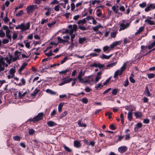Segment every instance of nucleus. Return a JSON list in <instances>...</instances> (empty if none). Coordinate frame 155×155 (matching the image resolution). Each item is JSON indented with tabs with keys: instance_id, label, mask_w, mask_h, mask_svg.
I'll use <instances>...</instances> for the list:
<instances>
[{
	"instance_id": "nucleus-1",
	"label": "nucleus",
	"mask_w": 155,
	"mask_h": 155,
	"mask_svg": "<svg viewBox=\"0 0 155 155\" xmlns=\"http://www.w3.org/2000/svg\"><path fill=\"white\" fill-rule=\"evenodd\" d=\"M44 116V114L43 112L40 113H38L36 116L34 117L33 118H30L28 119L27 121H32L34 123H35L42 120Z\"/></svg>"
},
{
	"instance_id": "nucleus-2",
	"label": "nucleus",
	"mask_w": 155,
	"mask_h": 155,
	"mask_svg": "<svg viewBox=\"0 0 155 155\" xmlns=\"http://www.w3.org/2000/svg\"><path fill=\"white\" fill-rule=\"evenodd\" d=\"M125 20H123V22L120 23V29L119 30V31L127 29L129 27L130 23L127 22L125 24Z\"/></svg>"
},
{
	"instance_id": "nucleus-3",
	"label": "nucleus",
	"mask_w": 155,
	"mask_h": 155,
	"mask_svg": "<svg viewBox=\"0 0 155 155\" xmlns=\"http://www.w3.org/2000/svg\"><path fill=\"white\" fill-rule=\"evenodd\" d=\"M57 38L58 43H61L63 44L69 42L68 40L70 39V37L68 36H65L63 37L64 39H66L65 40L61 39L60 36H58Z\"/></svg>"
},
{
	"instance_id": "nucleus-4",
	"label": "nucleus",
	"mask_w": 155,
	"mask_h": 155,
	"mask_svg": "<svg viewBox=\"0 0 155 155\" xmlns=\"http://www.w3.org/2000/svg\"><path fill=\"white\" fill-rule=\"evenodd\" d=\"M30 27V24L29 22L27 23L26 25L22 23L20 25V29L21 30V31H24L28 29Z\"/></svg>"
},
{
	"instance_id": "nucleus-5",
	"label": "nucleus",
	"mask_w": 155,
	"mask_h": 155,
	"mask_svg": "<svg viewBox=\"0 0 155 155\" xmlns=\"http://www.w3.org/2000/svg\"><path fill=\"white\" fill-rule=\"evenodd\" d=\"M4 58L0 55V71H2L5 70V62Z\"/></svg>"
},
{
	"instance_id": "nucleus-6",
	"label": "nucleus",
	"mask_w": 155,
	"mask_h": 155,
	"mask_svg": "<svg viewBox=\"0 0 155 155\" xmlns=\"http://www.w3.org/2000/svg\"><path fill=\"white\" fill-rule=\"evenodd\" d=\"M127 146H123L118 147V150L120 153H123L127 151Z\"/></svg>"
},
{
	"instance_id": "nucleus-7",
	"label": "nucleus",
	"mask_w": 155,
	"mask_h": 155,
	"mask_svg": "<svg viewBox=\"0 0 155 155\" xmlns=\"http://www.w3.org/2000/svg\"><path fill=\"white\" fill-rule=\"evenodd\" d=\"M8 57H6L5 59L6 62L9 64L12 61H13V56L9 53H8Z\"/></svg>"
},
{
	"instance_id": "nucleus-8",
	"label": "nucleus",
	"mask_w": 155,
	"mask_h": 155,
	"mask_svg": "<svg viewBox=\"0 0 155 155\" xmlns=\"http://www.w3.org/2000/svg\"><path fill=\"white\" fill-rule=\"evenodd\" d=\"M36 6V5H34L27 6L26 8L27 13H29L33 12Z\"/></svg>"
},
{
	"instance_id": "nucleus-9",
	"label": "nucleus",
	"mask_w": 155,
	"mask_h": 155,
	"mask_svg": "<svg viewBox=\"0 0 155 155\" xmlns=\"http://www.w3.org/2000/svg\"><path fill=\"white\" fill-rule=\"evenodd\" d=\"M142 126V124L140 122H138L136 124L134 128V131L135 132H138L139 129L141 128Z\"/></svg>"
},
{
	"instance_id": "nucleus-10",
	"label": "nucleus",
	"mask_w": 155,
	"mask_h": 155,
	"mask_svg": "<svg viewBox=\"0 0 155 155\" xmlns=\"http://www.w3.org/2000/svg\"><path fill=\"white\" fill-rule=\"evenodd\" d=\"M144 22L147 24L149 25H155V22L149 19H146L145 20Z\"/></svg>"
},
{
	"instance_id": "nucleus-11",
	"label": "nucleus",
	"mask_w": 155,
	"mask_h": 155,
	"mask_svg": "<svg viewBox=\"0 0 155 155\" xmlns=\"http://www.w3.org/2000/svg\"><path fill=\"white\" fill-rule=\"evenodd\" d=\"M134 116L137 118H140L142 116V114L140 111H137L134 112Z\"/></svg>"
},
{
	"instance_id": "nucleus-12",
	"label": "nucleus",
	"mask_w": 155,
	"mask_h": 155,
	"mask_svg": "<svg viewBox=\"0 0 155 155\" xmlns=\"http://www.w3.org/2000/svg\"><path fill=\"white\" fill-rule=\"evenodd\" d=\"M19 52L18 51H16L15 52L14 57H13V62L16 61L19 58L18 54Z\"/></svg>"
},
{
	"instance_id": "nucleus-13",
	"label": "nucleus",
	"mask_w": 155,
	"mask_h": 155,
	"mask_svg": "<svg viewBox=\"0 0 155 155\" xmlns=\"http://www.w3.org/2000/svg\"><path fill=\"white\" fill-rule=\"evenodd\" d=\"M102 74L101 71L98 72L97 74V76L96 77L95 80V83H97L99 81L100 79L101 78V75Z\"/></svg>"
},
{
	"instance_id": "nucleus-14",
	"label": "nucleus",
	"mask_w": 155,
	"mask_h": 155,
	"mask_svg": "<svg viewBox=\"0 0 155 155\" xmlns=\"http://www.w3.org/2000/svg\"><path fill=\"white\" fill-rule=\"evenodd\" d=\"M71 70V69L69 68H67L65 70H63L59 72V74H61L62 75L64 74L66 75L67 72H70Z\"/></svg>"
},
{
	"instance_id": "nucleus-15",
	"label": "nucleus",
	"mask_w": 155,
	"mask_h": 155,
	"mask_svg": "<svg viewBox=\"0 0 155 155\" xmlns=\"http://www.w3.org/2000/svg\"><path fill=\"white\" fill-rule=\"evenodd\" d=\"M82 120V118L79 120L78 121V124L79 127L85 128L87 127V125L84 123H81Z\"/></svg>"
},
{
	"instance_id": "nucleus-16",
	"label": "nucleus",
	"mask_w": 155,
	"mask_h": 155,
	"mask_svg": "<svg viewBox=\"0 0 155 155\" xmlns=\"http://www.w3.org/2000/svg\"><path fill=\"white\" fill-rule=\"evenodd\" d=\"M122 73V70H118L114 74V78H116L119 75H121Z\"/></svg>"
},
{
	"instance_id": "nucleus-17",
	"label": "nucleus",
	"mask_w": 155,
	"mask_h": 155,
	"mask_svg": "<svg viewBox=\"0 0 155 155\" xmlns=\"http://www.w3.org/2000/svg\"><path fill=\"white\" fill-rule=\"evenodd\" d=\"M113 55L112 54H111L107 56L106 55L103 54L101 56H100V58H101L102 59H109Z\"/></svg>"
},
{
	"instance_id": "nucleus-18",
	"label": "nucleus",
	"mask_w": 155,
	"mask_h": 155,
	"mask_svg": "<svg viewBox=\"0 0 155 155\" xmlns=\"http://www.w3.org/2000/svg\"><path fill=\"white\" fill-rule=\"evenodd\" d=\"M144 93L146 96L147 97H150L151 96L148 88L147 86H146L145 87V90Z\"/></svg>"
},
{
	"instance_id": "nucleus-19",
	"label": "nucleus",
	"mask_w": 155,
	"mask_h": 155,
	"mask_svg": "<svg viewBox=\"0 0 155 155\" xmlns=\"http://www.w3.org/2000/svg\"><path fill=\"white\" fill-rule=\"evenodd\" d=\"M40 91V90L38 89L37 88H35L34 91L31 94V96L32 97H35L37 94Z\"/></svg>"
},
{
	"instance_id": "nucleus-20",
	"label": "nucleus",
	"mask_w": 155,
	"mask_h": 155,
	"mask_svg": "<svg viewBox=\"0 0 155 155\" xmlns=\"http://www.w3.org/2000/svg\"><path fill=\"white\" fill-rule=\"evenodd\" d=\"M78 27L76 24L73 25V27L71 30H70V33L71 34H72L74 31H76L77 30Z\"/></svg>"
},
{
	"instance_id": "nucleus-21",
	"label": "nucleus",
	"mask_w": 155,
	"mask_h": 155,
	"mask_svg": "<svg viewBox=\"0 0 155 155\" xmlns=\"http://www.w3.org/2000/svg\"><path fill=\"white\" fill-rule=\"evenodd\" d=\"M74 146L77 148H79L81 146L80 142L78 140H74Z\"/></svg>"
},
{
	"instance_id": "nucleus-22",
	"label": "nucleus",
	"mask_w": 155,
	"mask_h": 155,
	"mask_svg": "<svg viewBox=\"0 0 155 155\" xmlns=\"http://www.w3.org/2000/svg\"><path fill=\"white\" fill-rule=\"evenodd\" d=\"M28 65V63L26 62H24L23 63L20 67V74L21 71L24 69Z\"/></svg>"
},
{
	"instance_id": "nucleus-23",
	"label": "nucleus",
	"mask_w": 155,
	"mask_h": 155,
	"mask_svg": "<svg viewBox=\"0 0 155 155\" xmlns=\"http://www.w3.org/2000/svg\"><path fill=\"white\" fill-rule=\"evenodd\" d=\"M152 4H150L148 5L145 8L144 11L146 12H148L150 11L152 9Z\"/></svg>"
},
{
	"instance_id": "nucleus-24",
	"label": "nucleus",
	"mask_w": 155,
	"mask_h": 155,
	"mask_svg": "<svg viewBox=\"0 0 155 155\" xmlns=\"http://www.w3.org/2000/svg\"><path fill=\"white\" fill-rule=\"evenodd\" d=\"M86 20L85 18H84L82 20H80L77 22V24L79 25H83L86 23Z\"/></svg>"
},
{
	"instance_id": "nucleus-25",
	"label": "nucleus",
	"mask_w": 155,
	"mask_h": 155,
	"mask_svg": "<svg viewBox=\"0 0 155 155\" xmlns=\"http://www.w3.org/2000/svg\"><path fill=\"white\" fill-rule=\"evenodd\" d=\"M103 49L104 51L106 53L110 52L111 50L110 48L107 46L104 47Z\"/></svg>"
},
{
	"instance_id": "nucleus-26",
	"label": "nucleus",
	"mask_w": 155,
	"mask_h": 155,
	"mask_svg": "<svg viewBox=\"0 0 155 155\" xmlns=\"http://www.w3.org/2000/svg\"><path fill=\"white\" fill-rule=\"evenodd\" d=\"M47 124L48 126L52 127L53 126H56L57 124L52 121H49L47 122Z\"/></svg>"
},
{
	"instance_id": "nucleus-27",
	"label": "nucleus",
	"mask_w": 155,
	"mask_h": 155,
	"mask_svg": "<svg viewBox=\"0 0 155 155\" xmlns=\"http://www.w3.org/2000/svg\"><path fill=\"white\" fill-rule=\"evenodd\" d=\"M10 74H11V77H14V74L15 72V69L14 68H12L9 71Z\"/></svg>"
},
{
	"instance_id": "nucleus-28",
	"label": "nucleus",
	"mask_w": 155,
	"mask_h": 155,
	"mask_svg": "<svg viewBox=\"0 0 155 155\" xmlns=\"http://www.w3.org/2000/svg\"><path fill=\"white\" fill-rule=\"evenodd\" d=\"M144 27H141L139 29L137 30V31L135 33V35H137L138 34H139L141 32H142L144 30Z\"/></svg>"
},
{
	"instance_id": "nucleus-29",
	"label": "nucleus",
	"mask_w": 155,
	"mask_h": 155,
	"mask_svg": "<svg viewBox=\"0 0 155 155\" xmlns=\"http://www.w3.org/2000/svg\"><path fill=\"white\" fill-rule=\"evenodd\" d=\"M102 28V26L101 25L99 24L98 26L94 27L93 29L94 31H97L99 30V28Z\"/></svg>"
},
{
	"instance_id": "nucleus-30",
	"label": "nucleus",
	"mask_w": 155,
	"mask_h": 155,
	"mask_svg": "<svg viewBox=\"0 0 155 155\" xmlns=\"http://www.w3.org/2000/svg\"><path fill=\"white\" fill-rule=\"evenodd\" d=\"M64 103H61L59 104L58 106V111L59 112H61L62 110V108L63 106Z\"/></svg>"
},
{
	"instance_id": "nucleus-31",
	"label": "nucleus",
	"mask_w": 155,
	"mask_h": 155,
	"mask_svg": "<svg viewBox=\"0 0 155 155\" xmlns=\"http://www.w3.org/2000/svg\"><path fill=\"white\" fill-rule=\"evenodd\" d=\"M155 46V40L151 44L149 45L148 46V48L149 49H150L153 48Z\"/></svg>"
},
{
	"instance_id": "nucleus-32",
	"label": "nucleus",
	"mask_w": 155,
	"mask_h": 155,
	"mask_svg": "<svg viewBox=\"0 0 155 155\" xmlns=\"http://www.w3.org/2000/svg\"><path fill=\"white\" fill-rule=\"evenodd\" d=\"M3 28L4 30H6V34H10V31L9 30L8 28V26L6 25H4L3 26Z\"/></svg>"
},
{
	"instance_id": "nucleus-33",
	"label": "nucleus",
	"mask_w": 155,
	"mask_h": 155,
	"mask_svg": "<svg viewBox=\"0 0 155 155\" xmlns=\"http://www.w3.org/2000/svg\"><path fill=\"white\" fill-rule=\"evenodd\" d=\"M132 112H129L128 113L127 118L129 120L131 121L132 119Z\"/></svg>"
},
{
	"instance_id": "nucleus-34",
	"label": "nucleus",
	"mask_w": 155,
	"mask_h": 155,
	"mask_svg": "<svg viewBox=\"0 0 155 155\" xmlns=\"http://www.w3.org/2000/svg\"><path fill=\"white\" fill-rule=\"evenodd\" d=\"M116 137H118V139L116 141V143H117L118 142L120 141L121 140L123 139L124 136H120V135H116L115 136Z\"/></svg>"
},
{
	"instance_id": "nucleus-35",
	"label": "nucleus",
	"mask_w": 155,
	"mask_h": 155,
	"mask_svg": "<svg viewBox=\"0 0 155 155\" xmlns=\"http://www.w3.org/2000/svg\"><path fill=\"white\" fill-rule=\"evenodd\" d=\"M85 71L83 72V70H81L79 72L78 77H81L83 76L84 75Z\"/></svg>"
},
{
	"instance_id": "nucleus-36",
	"label": "nucleus",
	"mask_w": 155,
	"mask_h": 155,
	"mask_svg": "<svg viewBox=\"0 0 155 155\" xmlns=\"http://www.w3.org/2000/svg\"><path fill=\"white\" fill-rule=\"evenodd\" d=\"M102 10L100 9H97L96 10L97 15L98 17H100L102 15Z\"/></svg>"
},
{
	"instance_id": "nucleus-37",
	"label": "nucleus",
	"mask_w": 155,
	"mask_h": 155,
	"mask_svg": "<svg viewBox=\"0 0 155 155\" xmlns=\"http://www.w3.org/2000/svg\"><path fill=\"white\" fill-rule=\"evenodd\" d=\"M86 38L85 37L84 38H80L78 40V42L79 43L82 44L84 41L86 40Z\"/></svg>"
},
{
	"instance_id": "nucleus-38",
	"label": "nucleus",
	"mask_w": 155,
	"mask_h": 155,
	"mask_svg": "<svg viewBox=\"0 0 155 155\" xmlns=\"http://www.w3.org/2000/svg\"><path fill=\"white\" fill-rule=\"evenodd\" d=\"M118 92V89L117 88H114L113 89L112 92V94L113 95H115L117 94Z\"/></svg>"
},
{
	"instance_id": "nucleus-39",
	"label": "nucleus",
	"mask_w": 155,
	"mask_h": 155,
	"mask_svg": "<svg viewBox=\"0 0 155 155\" xmlns=\"http://www.w3.org/2000/svg\"><path fill=\"white\" fill-rule=\"evenodd\" d=\"M147 75L148 77V78L149 79H151L153 78L155 76V74L153 73L147 74Z\"/></svg>"
},
{
	"instance_id": "nucleus-40",
	"label": "nucleus",
	"mask_w": 155,
	"mask_h": 155,
	"mask_svg": "<svg viewBox=\"0 0 155 155\" xmlns=\"http://www.w3.org/2000/svg\"><path fill=\"white\" fill-rule=\"evenodd\" d=\"M46 92L50 94H56V93L53 91L49 89H47L46 90Z\"/></svg>"
},
{
	"instance_id": "nucleus-41",
	"label": "nucleus",
	"mask_w": 155,
	"mask_h": 155,
	"mask_svg": "<svg viewBox=\"0 0 155 155\" xmlns=\"http://www.w3.org/2000/svg\"><path fill=\"white\" fill-rule=\"evenodd\" d=\"M63 147L65 150L68 152H70L72 151L68 147L66 146L65 145H63Z\"/></svg>"
},
{
	"instance_id": "nucleus-42",
	"label": "nucleus",
	"mask_w": 155,
	"mask_h": 155,
	"mask_svg": "<svg viewBox=\"0 0 155 155\" xmlns=\"http://www.w3.org/2000/svg\"><path fill=\"white\" fill-rule=\"evenodd\" d=\"M112 114V112H110L109 111L107 112L106 113L105 115L106 116H108V118L109 119H110L112 117L111 115Z\"/></svg>"
},
{
	"instance_id": "nucleus-43",
	"label": "nucleus",
	"mask_w": 155,
	"mask_h": 155,
	"mask_svg": "<svg viewBox=\"0 0 155 155\" xmlns=\"http://www.w3.org/2000/svg\"><path fill=\"white\" fill-rule=\"evenodd\" d=\"M72 80H73V79L72 78H70L68 80H62V81H63V82L64 83V84H67V83H70Z\"/></svg>"
},
{
	"instance_id": "nucleus-44",
	"label": "nucleus",
	"mask_w": 155,
	"mask_h": 155,
	"mask_svg": "<svg viewBox=\"0 0 155 155\" xmlns=\"http://www.w3.org/2000/svg\"><path fill=\"white\" fill-rule=\"evenodd\" d=\"M117 61H116L115 62H113V63H111L110 64H108L106 66L107 67H113V66H115L117 63Z\"/></svg>"
},
{
	"instance_id": "nucleus-45",
	"label": "nucleus",
	"mask_w": 155,
	"mask_h": 155,
	"mask_svg": "<svg viewBox=\"0 0 155 155\" xmlns=\"http://www.w3.org/2000/svg\"><path fill=\"white\" fill-rule=\"evenodd\" d=\"M35 132V130L33 129H31L29 130L28 134L30 135H33Z\"/></svg>"
},
{
	"instance_id": "nucleus-46",
	"label": "nucleus",
	"mask_w": 155,
	"mask_h": 155,
	"mask_svg": "<svg viewBox=\"0 0 155 155\" xmlns=\"http://www.w3.org/2000/svg\"><path fill=\"white\" fill-rule=\"evenodd\" d=\"M26 83L25 80L24 78H22L21 80L20 85H25Z\"/></svg>"
},
{
	"instance_id": "nucleus-47",
	"label": "nucleus",
	"mask_w": 155,
	"mask_h": 155,
	"mask_svg": "<svg viewBox=\"0 0 155 155\" xmlns=\"http://www.w3.org/2000/svg\"><path fill=\"white\" fill-rule=\"evenodd\" d=\"M147 5L146 2H144L139 4V6L141 8H144Z\"/></svg>"
},
{
	"instance_id": "nucleus-48",
	"label": "nucleus",
	"mask_w": 155,
	"mask_h": 155,
	"mask_svg": "<svg viewBox=\"0 0 155 155\" xmlns=\"http://www.w3.org/2000/svg\"><path fill=\"white\" fill-rule=\"evenodd\" d=\"M78 28L82 31H85L87 29V28L81 25L78 26Z\"/></svg>"
},
{
	"instance_id": "nucleus-49",
	"label": "nucleus",
	"mask_w": 155,
	"mask_h": 155,
	"mask_svg": "<svg viewBox=\"0 0 155 155\" xmlns=\"http://www.w3.org/2000/svg\"><path fill=\"white\" fill-rule=\"evenodd\" d=\"M81 101L83 103L86 104L88 103V100L87 98L84 97L82 99Z\"/></svg>"
},
{
	"instance_id": "nucleus-50",
	"label": "nucleus",
	"mask_w": 155,
	"mask_h": 155,
	"mask_svg": "<svg viewBox=\"0 0 155 155\" xmlns=\"http://www.w3.org/2000/svg\"><path fill=\"white\" fill-rule=\"evenodd\" d=\"M112 9L113 10L115 14H117V13L118 10L116 8V7L115 6H113L112 7Z\"/></svg>"
},
{
	"instance_id": "nucleus-51",
	"label": "nucleus",
	"mask_w": 155,
	"mask_h": 155,
	"mask_svg": "<svg viewBox=\"0 0 155 155\" xmlns=\"http://www.w3.org/2000/svg\"><path fill=\"white\" fill-rule=\"evenodd\" d=\"M111 79V77H110L108 79L106 80V81L103 83V85H106L107 84L109 83V82Z\"/></svg>"
},
{
	"instance_id": "nucleus-52",
	"label": "nucleus",
	"mask_w": 155,
	"mask_h": 155,
	"mask_svg": "<svg viewBox=\"0 0 155 155\" xmlns=\"http://www.w3.org/2000/svg\"><path fill=\"white\" fill-rule=\"evenodd\" d=\"M68 114L67 111H64L61 115H60V118H62L63 117H65Z\"/></svg>"
},
{
	"instance_id": "nucleus-53",
	"label": "nucleus",
	"mask_w": 155,
	"mask_h": 155,
	"mask_svg": "<svg viewBox=\"0 0 155 155\" xmlns=\"http://www.w3.org/2000/svg\"><path fill=\"white\" fill-rule=\"evenodd\" d=\"M117 34V32H113L110 34V37L112 38H115L116 37Z\"/></svg>"
},
{
	"instance_id": "nucleus-54",
	"label": "nucleus",
	"mask_w": 155,
	"mask_h": 155,
	"mask_svg": "<svg viewBox=\"0 0 155 155\" xmlns=\"http://www.w3.org/2000/svg\"><path fill=\"white\" fill-rule=\"evenodd\" d=\"M45 54L48 57H50L52 55H54L52 53L51 50H50V51L48 53H45Z\"/></svg>"
},
{
	"instance_id": "nucleus-55",
	"label": "nucleus",
	"mask_w": 155,
	"mask_h": 155,
	"mask_svg": "<svg viewBox=\"0 0 155 155\" xmlns=\"http://www.w3.org/2000/svg\"><path fill=\"white\" fill-rule=\"evenodd\" d=\"M5 35V33L2 30H0V37L3 38Z\"/></svg>"
},
{
	"instance_id": "nucleus-56",
	"label": "nucleus",
	"mask_w": 155,
	"mask_h": 155,
	"mask_svg": "<svg viewBox=\"0 0 155 155\" xmlns=\"http://www.w3.org/2000/svg\"><path fill=\"white\" fill-rule=\"evenodd\" d=\"M56 21H54L51 23H48L47 25L48 27L50 28L53 25H55L56 23Z\"/></svg>"
},
{
	"instance_id": "nucleus-57",
	"label": "nucleus",
	"mask_w": 155,
	"mask_h": 155,
	"mask_svg": "<svg viewBox=\"0 0 155 155\" xmlns=\"http://www.w3.org/2000/svg\"><path fill=\"white\" fill-rule=\"evenodd\" d=\"M109 128L111 130H115L116 129V128L115 127L114 125L113 124H110L109 126Z\"/></svg>"
},
{
	"instance_id": "nucleus-58",
	"label": "nucleus",
	"mask_w": 155,
	"mask_h": 155,
	"mask_svg": "<svg viewBox=\"0 0 155 155\" xmlns=\"http://www.w3.org/2000/svg\"><path fill=\"white\" fill-rule=\"evenodd\" d=\"M124 85L125 87H127L129 84V81L128 79H127L124 82Z\"/></svg>"
},
{
	"instance_id": "nucleus-59",
	"label": "nucleus",
	"mask_w": 155,
	"mask_h": 155,
	"mask_svg": "<svg viewBox=\"0 0 155 155\" xmlns=\"http://www.w3.org/2000/svg\"><path fill=\"white\" fill-rule=\"evenodd\" d=\"M77 79L78 80L79 82L83 83L84 79L82 78V77H77Z\"/></svg>"
},
{
	"instance_id": "nucleus-60",
	"label": "nucleus",
	"mask_w": 155,
	"mask_h": 155,
	"mask_svg": "<svg viewBox=\"0 0 155 155\" xmlns=\"http://www.w3.org/2000/svg\"><path fill=\"white\" fill-rule=\"evenodd\" d=\"M99 54L97 53H92L90 54L89 55L91 56L90 58H91L97 56Z\"/></svg>"
},
{
	"instance_id": "nucleus-61",
	"label": "nucleus",
	"mask_w": 155,
	"mask_h": 155,
	"mask_svg": "<svg viewBox=\"0 0 155 155\" xmlns=\"http://www.w3.org/2000/svg\"><path fill=\"white\" fill-rule=\"evenodd\" d=\"M129 80L132 83H134L135 82V80L132 77H129Z\"/></svg>"
},
{
	"instance_id": "nucleus-62",
	"label": "nucleus",
	"mask_w": 155,
	"mask_h": 155,
	"mask_svg": "<svg viewBox=\"0 0 155 155\" xmlns=\"http://www.w3.org/2000/svg\"><path fill=\"white\" fill-rule=\"evenodd\" d=\"M68 59V57L67 56L65 57L64 59L62 60L61 62V64H62L64 63Z\"/></svg>"
},
{
	"instance_id": "nucleus-63",
	"label": "nucleus",
	"mask_w": 155,
	"mask_h": 155,
	"mask_svg": "<svg viewBox=\"0 0 155 155\" xmlns=\"http://www.w3.org/2000/svg\"><path fill=\"white\" fill-rule=\"evenodd\" d=\"M122 42V41H117L116 42H114L113 43L114 44V45L115 46L120 44Z\"/></svg>"
},
{
	"instance_id": "nucleus-64",
	"label": "nucleus",
	"mask_w": 155,
	"mask_h": 155,
	"mask_svg": "<svg viewBox=\"0 0 155 155\" xmlns=\"http://www.w3.org/2000/svg\"><path fill=\"white\" fill-rule=\"evenodd\" d=\"M60 7L59 5H56L54 7V9L56 11H59L60 10Z\"/></svg>"
}]
</instances>
